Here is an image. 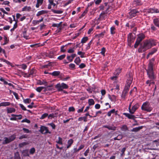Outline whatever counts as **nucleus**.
I'll use <instances>...</instances> for the list:
<instances>
[{
	"label": "nucleus",
	"instance_id": "412c9836",
	"mask_svg": "<svg viewBox=\"0 0 159 159\" xmlns=\"http://www.w3.org/2000/svg\"><path fill=\"white\" fill-rule=\"evenodd\" d=\"M15 109L13 108H7V113H11L14 112L15 111Z\"/></svg>",
	"mask_w": 159,
	"mask_h": 159
},
{
	"label": "nucleus",
	"instance_id": "4be33fe9",
	"mask_svg": "<svg viewBox=\"0 0 159 159\" xmlns=\"http://www.w3.org/2000/svg\"><path fill=\"white\" fill-rule=\"evenodd\" d=\"M143 128V126H140L137 127L133 128L131 130V131L137 132L139 131L140 130L142 129Z\"/></svg>",
	"mask_w": 159,
	"mask_h": 159
},
{
	"label": "nucleus",
	"instance_id": "b1692460",
	"mask_svg": "<svg viewBox=\"0 0 159 159\" xmlns=\"http://www.w3.org/2000/svg\"><path fill=\"white\" fill-rule=\"evenodd\" d=\"M22 154L24 156H29V155L28 150L25 149L22 152Z\"/></svg>",
	"mask_w": 159,
	"mask_h": 159
},
{
	"label": "nucleus",
	"instance_id": "de8ad7c7",
	"mask_svg": "<svg viewBox=\"0 0 159 159\" xmlns=\"http://www.w3.org/2000/svg\"><path fill=\"white\" fill-rule=\"evenodd\" d=\"M127 93L123 91L121 95V98L122 99H124L125 98Z\"/></svg>",
	"mask_w": 159,
	"mask_h": 159
},
{
	"label": "nucleus",
	"instance_id": "5701e85b",
	"mask_svg": "<svg viewBox=\"0 0 159 159\" xmlns=\"http://www.w3.org/2000/svg\"><path fill=\"white\" fill-rule=\"evenodd\" d=\"M153 23L155 26L159 27V19L157 18H155L153 20Z\"/></svg>",
	"mask_w": 159,
	"mask_h": 159
},
{
	"label": "nucleus",
	"instance_id": "bb28decb",
	"mask_svg": "<svg viewBox=\"0 0 159 159\" xmlns=\"http://www.w3.org/2000/svg\"><path fill=\"white\" fill-rule=\"evenodd\" d=\"M29 143L28 142H22L19 144V146L20 148H22V147H23L29 144Z\"/></svg>",
	"mask_w": 159,
	"mask_h": 159
},
{
	"label": "nucleus",
	"instance_id": "ddd939ff",
	"mask_svg": "<svg viewBox=\"0 0 159 159\" xmlns=\"http://www.w3.org/2000/svg\"><path fill=\"white\" fill-rule=\"evenodd\" d=\"M134 38L132 33H129L128 35V41L131 42L134 41Z\"/></svg>",
	"mask_w": 159,
	"mask_h": 159
},
{
	"label": "nucleus",
	"instance_id": "864d4df0",
	"mask_svg": "<svg viewBox=\"0 0 159 159\" xmlns=\"http://www.w3.org/2000/svg\"><path fill=\"white\" fill-rule=\"evenodd\" d=\"M108 9V8H107L106 11H102L100 14V16L101 17L104 18V15H105V14L107 13V11Z\"/></svg>",
	"mask_w": 159,
	"mask_h": 159
},
{
	"label": "nucleus",
	"instance_id": "e2e57ef3",
	"mask_svg": "<svg viewBox=\"0 0 159 159\" xmlns=\"http://www.w3.org/2000/svg\"><path fill=\"white\" fill-rule=\"evenodd\" d=\"M23 130L25 133H30V130H29L28 129L25 128H23Z\"/></svg>",
	"mask_w": 159,
	"mask_h": 159
},
{
	"label": "nucleus",
	"instance_id": "0eeeda50",
	"mask_svg": "<svg viewBox=\"0 0 159 159\" xmlns=\"http://www.w3.org/2000/svg\"><path fill=\"white\" fill-rule=\"evenodd\" d=\"M49 4L48 5V9H51L52 6L53 7H55L58 4V1L55 0H48Z\"/></svg>",
	"mask_w": 159,
	"mask_h": 159
},
{
	"label": "nucleus",
	"instance_id": "2f4dec72",
	"mask_svg": "<svg viewBox=\"0 0 159 159\" xmlns=\"http://www.w3.org/2000/svg\"><path fill=\"white\" fill-rule=\"evenodd\" d=\"M134 4L136 5H140L142 4L141 0H134Z\"/></svg>",
	"mask_w": 159,
	"mask_h": 159
},
{
	"label": "nucleus",
	"instance_id": "cd10ccee",
	"mask_svg": "<svg viewBox=\"0 0 159 159\" xmlns=\"http://www.w3.org/2000/svg\"><path fill=\"white\" fill-rule=\"evenodd\" d=\"M56 142L57 144L61 145L63 144L62 139L60 137L58 138V140H56Z\"/></svg>",
	"mask_w": 159,
	"mask_h": 159
},
{
	"label": "nucleus",
	"instance_id": "37998d69",
	"mask_svg": "<svg viewBox=\"0 0 159 159\" xmlns=\"http://www.w3.org/2000/svg\"><path fill=\"white\" fill-rule=\"evenodd\" d=\"M4 42L3 44V45H6L8 43V42L9 41V39L5 36H4Z\"/></svg>",
	"mask_w": 159,
	"mask_h": 159
},
{
	"label": "nucleus",
	"instance_id": "c03bdc74",
	"mask_svg": "<svg viewBox=\"0 0 159 159\" xmlns=\"http://www.w3.org/2000/svg\"><path fill=\"white\" fill-rule=\"evenodd\" d=\"M88 38L87 37H83L81 39V43H84L88 40Z\"/></svg>",
	"mask_w": 159,
	"mask_h": 159
},
{
	"label": "nucleus",
	"instance_id": "20e7f679",
	"mask_svg": "<svg viewBox=\"0 0 159 159\" xmlns=\"http://www.w3.org/2000/svg\"><path fill=\"white\" fill-rule=\"evenodd\" d=\"M142 110L150 112L152 109V108L150 106L149 103L148 102H146L143 103L141 107Z\"/></svg>",
	"mask_w": 159,
	"mask_h": 159
},
{
	"label": "nucleus",
	"instance_id": "f257e3e1",
	"mask_svg": "<svg viewBox=\"0 0 159 159\" xmlns=\"http://www.w3.org/2000/svg\"><path fill=\"white\" fill-rule=\"evenodd\" d=\"M155 40L150 39L145 40L143 42V45H141L138 50L139 52H142L156 45Z\"/></svg>",
	"mask_w": 159,
	"mask_h": 159
},
{
	"label": "nucleus",
	"instance_id": "0e129e2a",
	"mask_svg": "<svg viewBox=\"0 0 159 159\" xmlns=\"http://www.w3.org/2000/svg\"><path fill=\"white\" fill-rule=\"evenodd\" d=\"M88 9L87 8H86L85 10L84 11V12L82 13L81 15V17H83L88 12Z\"/></svg>",
	"mask_w": 159,
	"mask_h": 159
},
{
	"label": "nucleus",
	"instance_id": "bf43d9fd",
	"mask_svg": "<svg viewBox=\"0 0 159 159\" xmlns=\"http://www.w3.org/2000/svg\"><path fill=\"white\" fill-rule=\"evenodd\" d=\"M27 138V135L26 134H23L19 137L20 139H23Z\"/></svg>",
	"mask_w": 159,
	"mask_h": 159
},
{
	"label": "nucleus",
	"instance_id": "69168bd1",
	"mask_svg": "<svg viewBox=\"0 0 159 159\" xmlns=\"http://www.w3.org/2000/svg\"><path fill=\"white\" fill-rule=\"evenodd\" d=\"M75 111V109L73 107H70L69 108L68 111L69 112L74 111Z\"/></svg>",
	"mask_w": 159,
	"mask_h": 159
},
{
	"label": "nucleus",
	"instance_id": "c9c22d12",
	"mask_svg": "<svg viewBox=\"0 0 159 159\" xmlns=\"http://www.w3.org/2000/svg\"><path fill=\"white\" fill-rule=\"evenodd\" d=\"M121 69L120 68L117 69L115 71L114 73V75H118L120 73L121 71Z\"/></svg>",
	"mask_w": 159,
	"mask_h": 159
},
{
	"label": "nucleus",
	"instance_id": "dca6fc26",
	"mask_svg": "<svg viewBox=\"0 0 159 159\" xmlns=\"http://www.w3.org/2000/svg\"><path fill=\"white\" fill-rule=\"evenodd\" d=\"M43 20V18H42L39 20H33L32 21V23L34 25H35L37 24H39L40 22H42Z\"/></svg>",
	"mask_w": 159,
	"mask_h": 159
},
{
	"label": "nucleus",
	"instance_id": "5fc2aeb1",
	"mask_svg": "<svg viewBox=\"0 0 159 159\" xmlns=\"http://www.w3.org/2000/svg\"><path fill=\"white\" fill-rule=\"evenodd\" d=\"M35 151V149L34 148H31L30 151V153L31 154H33Z\"/></svg>",
	"mask_w": 159,
	"mask_h": 159
},
{
	"label": "nucleus",
	"instance_id": "f3484780",
	"mask_svg": "<svg viewBox=\"0 0 159 159\" xmlns=\"http://www.w3.org/2000/svg\"><path fill=\"white\" fill-rule=\"evenodd\" d=\"M73 143V140L72 139H70L69 140L67 143V145H66V148H69L71 146V145Z\"/></svg>",
	"mask_w": 159,
	"mask_h": 159
},
{
	"label": "nucleus",
	"instance_id": "09e8293b",
	"mask_svg": "<svg viewBox=\"0 0 159 159\" xmlns=\"http://www.w3.org/2000/svg\"><path fill=\"white\" fill-rule=\"evenodd\" d=\"M115 112V110L113 109L107 113V116H110L112 113H114Z\"/></svg>",
	"mask_w": 159,
	"mask_h": 159
},
{
	"label": "nucleus",
	"instance_id": "f8f14e48",
	"mask_svg": "<svg viewBox=\"0 0 159 159\" xmlns=\"http://www.w3.org/2000/svg\"><path fill=\"white\" fill-rule=\"evenodd\" d=\"M76 56V54H73L70 56L67 55L66 58L70 62H71L73 61V59Z\"/></svg>",
	"mask_w": 159,
	"mask_h": 159
},
{
	"label": "nucleus",
	"instance_id": "4d7b16f0",
	"mask_svg": "<svg viewBox=\"0 0 159 159\" xmlns=\"http://www.w3.org/2000/svg\"><path fill=\"white\" fill-rule=\"evenodd\" d=\"M105 48H102L101 49V53L103 56H105Z\"/></svg>",
	"mask_w": 159,
	"mask_h": 159
},
{
	"label": "nucleus",
	"instance_id": "4c0bfd02",
	"mask_svg": "<svg viewBox=\"0 0 159 159\" xmlns=\"http://www.w3.org/2000/svg\"><path fill=\"white\" fill-rule=\"evenodd\" d=\"M157 9L155 8H150L148 10V12L151 13H157Z\"/></svg>",
	"mask_w": 159,
	"mask_h": 159
},
{
	"label": "nucleus",
	"instance_id": "a19ab883",
	"mask_svg": "<svg viewBox=\"0 0 159 159\" xmlns=\"http://www.w3.org/2000/svg\"><path fill=\"white\" fill-rule=\"evenodd\" d=\"M94 103V101L93 99H90L88 100V103L89 106L93 105Z\"/></svg>",
	"mask_w": 159,
	"mask_h": 159
},
{
	"label": "nucleus",
	"instance_id": "6ab92c4d",
	"mask_svg": "<svg viewBox=\"0 0 159 159\" xmlns=\"http://www.w3.org/2000/svg\"><path fill=\"white\" fill-rule=\"evenodd\" d=\"M43 0H37L36 7L39 8L43 3Z\"/></svg>",
	"mask_w": 159,
	"mask_h": 159
},
{
	"label": "nucleus",
	"instance_id": "6e6552de",
	"mask_svg": "<svg viewBox=\"0 0 159 159\" xmlns=\"http://www.w3.org/2000/svg\"><path fill=\"white\" fill-rule=\"evenodd\" d=\"M139 107V105L138 103H136L134 104L131 108L129 111L130 113L131 114H133L134 113L136 110Z\"/></svg>",
	"mask_w": 159,
	"mask_h": 159
},
{
	"label": "nucleus",
	"instance_id": "680f3d73",
	"mask_svg": "<svg viewBox=\"0 0 159 159\" xmlns=\"http://www.w3.org/2000/svg\"><path fill=\"white\" fill-rule=\"evenodd\" d=\"M105 33V31H104L100 34H98L97 35L99 37H103Z\"/></svg>",
	"mask_w": 159,
	"mask_h": 159
},
{
	"label": "nucleus",
	"instance_id": "a211bd4d",
	"mask_svg": "<svg viewBox=\"0 0 159 159\" xmlns=\"http://www.w3.org/2000/svg\"><path fill=\"white\" fill-rule=\"evenodd\" d=\"M11 104L10 102H4L0 103V107H6L10 106Z\"/></svg>",
	"mask_w": 159,
	"mask_h": 159
},
{
	"label": "nucleus",
	"instance_id": "1a4fd4ad",
	"mask_svg": "<svg viewBox=\"0 0 159 159\" xmlns=\"http://www.w3.org/2000/svg\"><path fill=\"white\" fill-rule=\"evenodd\" d=\"M40 132L43 134H45L47 133L50 134L51 133V132L49 131L48 128L44 126H41V127Z\"/></svg>",
	"mask_w": 159,
	"mask_h": 159
},
{
	"label": "nucleus",
	"instance_id": "4468645a",
	"mask_svg": "<svg viewBox=\"0 0 159 159\" xmlns=\"http://www.w3.org/2000/svg\"><path fill=\"white\" fill-rule=\"evenodd\" d=\"M48 12V11L47 10H42L38 11L36 14V16H38L42 15L47 14Z\"/></svg>",
	"mask_w": 159,
	"mask_h": 159
},
{
	"label": "nucleus",
	"instance_id": "39448f33",
	"mask_svg": "<svg viewBox=\"0 0 159 159\" xmlns=\"http://www.w3.org/2000/svg\"><path fill=\"white\" fill-rule=\"evenodd\" d=\"M16 138V135L13 134L9 137H5L4 138V140L3 142L2 143L4 144H7L13 141Z\"/></svg>",
	"mask_w": 159,
	"mask_h": 159
},
{
	"label": "nucleus",
	"instance_id": "423d86ee",
	"mask_svg": "<svg viewBox=\"0 0 159 159\" xmlns=\"http://www.w3.org/2000/svg\"><path fill=\"white\" fill-rule=\"evenodd\" d=\"M56 87L59 91H62L64 89H67L68 88V86L66 84L62 83L60 84H57L56 86Z\"/></svg>",
	"mask_w": 159,
	"mask_h": 159
},
{
	"label": "nucleus",
	"instance_id": "e433bc0d",
	"mask_svg": "<svg viewBox=\"0 0 159 159\" xmlns=\"http://www.w3.org/2000/svg\"><path fill=\"white\" fill-rule=\"evenodd\" d=\"M31 8L30 7L25 6L22 9V11H30Z\"/></svg>",
	"mask_w": 159,
	"mask_h": 159
},
{
	"label": "nucleus",
	"instance_id": "393cba45",
	"mask_svg": "<svg viewBox=\"0 0 159 159\" xmlns=\"http://www.w3.org/2000/svg\"><path fill=\"white\" fill-rule=\"evenodd\" d=\"M21 36L26 39H29V36L27 34L26 31H23L21 34Z\"/></svg>",
	"mask_w": 159,
	"mask_h": 159
},
{
	"label": "nucleus",
	"instance_id": "603ef678",
	"mask_svg": "<svg viewBox=\"0 0 159 159\" xmlns=\"http://www.w3.org/2000/svg\"><path fill=\"white\" fill-rule=\"evenodd\" d=\"M48 114L47 113H45L43 114L41 117L40 118V119H43L44 118H45L47 117H48Z\"/></svg>",
	"mask_w": 159,
	"mask_h": 159
},
{
	"label": "nucleus",
	"instance_id": "338daca9",
	"mask_svg": "<svg viewBox=\"0 0 159 159\" xmlns=\"http://www.w3.org/2000/svg\"><path fill=\"white\" fill-rule=\"evenodd\" d=\"M74 48H70L68 50L67 52L69 53H73L74 52Z\"/></svg>",
	"mask_w": 159,
	"mask_h": 159
},
{
	"label": "nucleus",
	"instance_id": "3c124183",
	"mask_svg": "<svg viewBox=\"0 0 159 159\" xmlns=\"http://www.w3.org/2000/svg\"><path fill=\"white\" fill-rule=\"evenodd\" d=\"M66 56V55L65 54H63V55H61L57 57V59L60 60H62L63 59H64L65 57Z\"/></svg>",
	"mask_w": 159,
	"mask_h": 159
},
{
	"label": "nucleus",
	"instance_id": "052dcab7",
	"mask_svg": "<svg viewBox=\"0 0 159 159\" xmlns=\"http://www.w3.org/2000/svg\"><path fill=\"white\" fill-rule=\"evenodd\" d=\"M31 101V100L28 98L24 100V102L25 103H29Z\"/></svg>",
	"mask_w": 159,
	"mask_h": 159
},
{
	"label": "nucleus",
	"instance_id": "aec40b11",
	"mask_svg": "<svg viewBox=\"0 0 159 159\" xmlns=\"http://www.w3.org/2000/svg\"><path fill=\"white\" fill-rule=\"evenodd\" d=\"M51 11L55 14H61L63 12V11L62 10H56L52 9Z\"/></svg>",
	"mask_w": 159,
	"mask_h": 159
},
{
	"label": "nucleus",
	"instance_id": "72a5a7b5",
	"mask_svg": "<svg viewBox=\"0 0 159 159\" xmlns=\"http://www.w3.org/2000/svg\"><path fill=\"white\" fill-rule=\"evenodd\" d=\"M56 117V114L55 113L50 114L49 115H48V118L49 119H52Z\"/></svg>",
	"mask_w": 159,
	"mask_h": 159
},
{
	"label": "nucleus",
	"instance_id": "a18cd8bd",
	"mask_svg": "<svg viewBox=\"0 0 159 159\" xmlns=\"http://www.w3.org/2000/svg\"><path fill=\"white\" fill-rule=\"evenodd\" d=\"M146 83L147 84H148L149 86H150L151 84H155V83L154 82L152 81V80H148L146 82Z\"/></svg>",
	"mask_w": 159,
	"mask_h": 159
},
{
	"label": "nucleus",
	"instance_id": "473e14b6",
	"mask_svg": "<svg viewBox=\"0 0 159 159\" xmlns=\"http://www.w3.org/2000/svg\"><path fill=\"white\" fill-rule=\"evenodd\" d=\"M81 60L79 57H77L74 60V62L77 65H79L80 62Z\"/></svg>",
	"mask_w": 159,
	"mask_h": 159
},
{
	"label": "nucleus",
	"instance_id": "c756f323",
	"mask_svg": "<svg viewBox=\"0 0 159 159\" xmlns=\"http://www.w3.org/2000/svg\"><path fill=\"white\" fill-rule=\"evenodd\" d=\"M157 51V50L156 48H154L148 54V55L147 56V58H148L150 55H152L155 52Z\"/></svg>",
	"mask_w": 159,
	"mask_h": 159
},
{
	"label": "nucleus",
	"instance_id": "f704fd0d",
	"mask_svg": "<svg viewBox=\"0 0 159 159\" xmlns=\"http://www.w3.org/2000/svg\"><path fill=\"white\" fill-rule=\"evenodd\" d=\"M60 74V72L59 71H54L53 72L50 73V74L53 76H56Z\"/></svg>",
	"mask_w": 159,
	"mask_h": 159
},
{
	"label": "nucleus",
	"instance_id": "8fccbe9b",
	"mask_svg": "<svg viewBox=\"0 0 159 159\" xmlns=\"http://www.w3.org/2000/svg\"><path fill=\"white\" fill-rule=\"evenodd\" d=\"M44 88V87L41 86L37 87L36 90L39 92H40Z\"/></svg>",
	"mask_w": 159,
	"mask_h": 159
},
{
	"label": "nucleus",
	"instance_id": "7c9ffc66",
	"mask_svg": "<svg viewBox=\"0 0 159 159\" xmlns=\"http://www.w3.org/2000/svg\"><path fill=\"white\" fill-rule=\"evenodd\" d=\"M14 159H20V156L19 152H16L14 153Z\"/></svg>",
	"mask_w": 159,
	"mask_h": 159
},
{
	"label": "nucleus",
	"instance_id": "2eb2a0df",
	"mask_svg": "<svg viewBox=\"0 0 159 159\" xmlns=\"http://www.w3.org/2000/svg\"><path fill=\"white\" fill-rule=\"evenodd\" d=\"M139 12L136 10H132L130 13V15L131 17H134L136 15V14Z\"/></svg>",
	"mask_w": 159,
	"mask_h": 159
},
{
	"label": "nucleus",
	"instance_id": "6e6d98bb",
	"mask_svg": "<svg viewBox=\"0 0 159 159\" xmlns=\"http://www.w3.org/2000/svg\"><path fill=\"white\" fill-rule=\"evenodd\" d=\"M126 149V148H124L121 149V153L120 154V156H123L125 155L124 152L125 151Z\"/></svg>",
	"mask_w": 159,
	"mask_h": 159
},
{
	"label": "nucleus",
	"instance_id": "79ce46f5",
	"mask_svg": "<svg viewBox=\"0 0 159 159\" xmlns=\"http://www.w3.org/2000/svg\"><path fill=\"white\" fill-rule=\"evenodd\" d=\"M115 30L116 28L114 26H112L111 28V34H114L115 33Z\"/></svg>",
	"mask_w": 159,
	"mask_h": 159
},
{
	"label": "nucleus",
	"instance_id": "58836bf2",
	"mask_svg": "<svg viewBox=\"0 0 159 159\" xmlns=\"http://www.w3.org/2000/svg\"><path fill=\"white\" fill-rule=\"evenodd\" d=\"M121 129L122 131H126L128 129V127L126 125H123L120 128Z\"/></svg>",
	"mask_w": 159,
	"mask_h": 159
},
{
	"label": "nucleus",
	"instance_id": "c85d7f7f",
	"mask_svg": "<svg viewBox=\"0 0 159 159\" xmlns=\"http://www.w3.org/2000/svg\"><path fill=\"white\" fill-rule=\"evenodd\" d=\"M82 120H84L85 122L87 121V117L86 116L81 117L78 119V120L80 121H82Z\"/></svg>",
	"mask_w": 159,
	"mask_h": 159
},
{
	"label": "nucleus",
	"instance_id": "f03ea898",
	"mask_svg": "<svg viewBox=\"0 0 159 159\" xmlns=\"http://www.w3.org/2000/svg\"><path fill=\"white\" fill-rule=\"evenodd\" d=\"M126 84L123 91L127 93L133 81V74L132 72L128 73L126 75Z\"/></svg>",
	"mask_w": 159,
	"mask_h": 159
},
{
	"label": "nucleus",
	"instance_id": "13d9d810",
	"mask_svg": "<svg viewBox=\"0 0 159 159\" xmlns=\"http://www.w3.org/2000/svg\"><path fill=\"white\" fill-rule=\"evenodd\" d=\"M21 122L22 123L26 122L28 123H30V121L29 120L25 118L22 120L21 121Z\"/></svg>",
	"mask_w": 159,
	"mask_h": 159
},
{
	"label": "nucleus",
	"instance_id": "9b49d317",
	"mask_svg": "<svg viewBox=\"0 0 159 159\" xmlns=\"http://www.w3.org/2000/svg\"><path fill=\"white\" fill-rule=\"evenodd\" d=\"M145 37V35L143 34H139L136 40L140 43Z\"/></svg>",
	"mask_w": 159,
	"mask_h": 159
},
{
	"label": "nucleus",
	"instance_id": "ea45409f",
	"mask_svg": "<svg viewBox=\"0 0 159 159\" xmlns=\"http://www.w3.org/2000/svg\"><path fill=\"white\" fill-rule=\"evenodd\" d=\"M77 54L78 55H80V57L81 58H84L85 57L84 56V54H85L84 52H82L81 51H79L77 52Z\"/></svg>",
	"mask_w": 159,
	"mask_h": 159
},
{
	"label": "nucleus",
	"instance_id": "7ed1b4c3",
	"mask_svg": "<svg viewBox=\"0 0 159 159\" xmlns=\"http://www.w3.org/2000/svg\"><path fill=\"white\" fill-rule=\"evenodd\" d=\"M154 60L150 61L148 65V67L147 70V74L149 78L152 80L155 79V76L154 75L153 70V64Z\"/></svg>",
	"mask_w": 159,
	"mask_h": 159
},
{
	"label": "nucleus",
	"instance_id": "49530a36",
	"mask_svg": "<svg viewBox=\"0 0 159 159\" xmlns=\"http://www.w3.org/2000/svg\"><path fill=\"white\" fill-rule=\"evenodd\" d=\"M108 129L110 130H115L116 129V127L112 125V126L109 125Z\"/></svg>",
	"mask_w": 159,
	"mask_h": 159
},
{
	"label": "nucleus",
	"instance_id": "a878e982",
	"mask_svg": "<svg viewBox=\"0 0 159 159\" xmlns=\"http://www.w3.org/2000/svg\"><path fill=\"white\" fill-rule=\"evenodd\" d=\"M108 98L111 101H115L116 100V97L114 95H112L111 96L110 95H109Z\"/></svg>",
	"mask_w": 159,
	"mask_h": 159
},
{
	"label": "nucleus",
	"instance_id": "9d476101",
	"mask_svg": "<svg viewBox=\"0 0 159 159\" xmlns=\"http://www.w3.org/2000/svg\"><path fill=\"white\" fill-rule=\"evenodd\" d=\"M123 114L126 117H127L129 119L134 120L136 118L135 116L132 115V114H129L128 113H124Z\"/></svg>",
	"mask_w": 159,
	"mask_h": 159
},
{
	"label": "nucleus",
	"instance_id": "774afa93",
	"mask_svg": "<svg viewBox=\"0 0 159 159\" xmlns=\"http://www.w3.org/2000/svg\"><path fill=\"white\" fill-rule=\"evenodd\" d=\"M48 125L51 126L53 129H55V127H56V126H55V125L54 124H53V123H51L50 124H48Z\"/></svg>",
	"mask_w": 159,
	"mask_h": 159
}]
</instances>
